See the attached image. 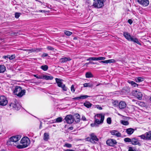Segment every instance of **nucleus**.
Returning a JSON list of instances; mask_svg holds the SVG:
<instances>
[{"label":"nucleus","mask_w":151,"mask_h":151,"mask_svg":"<svg viewBox=\"0 0 151 151\" xmlns=\"http://www.w3.org/2000/svg\"><path fill=\"white\" fill-rule=\"evenodd\" d=\"M121 123L124 125H127L129 124V123L127 121L125 120H121Z\"/></svg>","instance_id":"35"},{"label":"nucleus","mask_w":151,"mask_h":151,"mask_svg":"<svg viewBox=\"0 0 151 151\" xmlns=\"http://www.w3.org/2000/svg\"><path fill=\"white\" fill-rule=\"evenodd\" d=\"M9 55L7 56H4L3 57V58L5 59H6V58H9Z\"/></svg>","instance_id":"60"},{"label":"nucleus","mask_w":151,"mask_h":151,"mask_svg":"<svg viewBox=\"0 0 151 151\" xmlns=\"http://www.w3.org/2000/svg\"><path fill=\"white\" fill-rule=\"evenodd\" d=\"M71 59L68 58H61L60 60V62L61 63H65L67 61H70Z\"/></svg>","instance_id":"20"},{"label":"nucleus","mask_w":151,"mask_h":151,"mask_svg":"<svg viewBox=\"0 0 151 151\" xmlns=\"http://www.w3.org/2000/svg\"><path fill=\"white\" fill-rule=\"evenodd\" d=\"M21 107V106L19 103L16 99H14L13 101L9 103L8 105V109H14L18 110Z\"/></svg>","instance_id":"1"},{"label":"nucleus","mask_w":151,"mask_h":151,"mask_svg":"<svg viewBox=\"0 0 151 151\" xmlns=\"http://www.w3.org/2000/svg\"><path fill=\"white\" fill-rule=\"evenodd\" d=\"M13 93L18 96L22 97L25 94V90L24 89L22 90V88L20 86H16L14 90Z\"/></svg>","instance_id":"3"},{"label":"nucleus","mask_w":151,"mask_h":151,"mask_svg":"<svg viewBox=\"0 0 151 151\" xmlns=\"http://www.w3.org/2000/svg\"><path fill=\"white\" fill-rule=\"evenodd\" d=\"M128 151H134V150L132 147H130L129 148Z\"/></svg>","instance_id":"57"},{"label":"nucleus","mask_w":151,"mask_h":151,"mask_svg":"<svg viewBox=\"0 0 151 151\" xmlns=\"http://www.w3.org/2000/svg\"><path fill=\"white\" fill-rule=\"evenodd\" d=\"M48 55L47 54L45 53H43L42 55V57H47Z\"/></svg>","instance_id":"53"},{"label":"nucleus","mask_w":151,"mask_h":151,"mask_svg":"<svg viewBox=\"0 0 151 151\" xmlns=\"http://www.w3.org/2000/svg\"><path fill=\"white\" fill-rule=\"evenodd\" d=\"M138 137H140L141 139L146 140V135L145 134L139 136Z\"/></svg>","instance_id":"41"},{"label":"nucleus","mask_w":151,"mask_h":151,"mask_svg":"<svg viewBox=\"0 0 151 151\" xmlns=\"http://www.w3.org/2000/svg\"><path fill=\"white\" fill-rule=\"evenodd\" d=\"M96 107L99 110H101L102 109V108L99 105H96Z\"/></svg>","instance_id":"55"},{"label":"nucleus","mask_w":151,"mask_h":151,"mask_svg":"<svg viewBox=\"0 0 151 151\" xmlns=\"http://www.w3.org/2000/svg\"><path fill=\"white\" fill-rule=\"evenodd\" d=\"M94 1L93 6L95 8H100L104 6V3L105 1L106 0H95Z\"/></svg>","instance_id":"5"},{"label":"nucleus","mask_w":151,"mask_h":151,"mask_svg":"<svg viewBox=\"0 0 151 151\" xmlns=\"http://www.w3.org/2000/svg\"><path fill=\"white\" fill-rule=\"evenodd\" d=\"M73 127H70L69 128V129L70 130H72L73 129Z\"/></svg>","instance_id":"64"},{"label":"nucleus","mask_w":151,"mask_h":151,"mask_svg":"<svg viewBox=\"0 0 151 151\" xmlns=\"http://www.w3.org/2000/svg\"><path fill=\"white\" fill-rule=\"evenodd\" d=\"M89 63H90V64H97V63H95L93 62H89Z\"/></svg>","instance_id":"61"},{"label":"nucleus","mask_w":151,"mask_h":151,"mask_svg":"<svg viewBox=\"0 0 151 151\" xmlns=\"http://www.w3.org/2000/svg\"><path fill=\"white\" fill-rule=\"evenodd\" d=\"M71 91L73 93L75 91L74 86L73 85L71 87Z\"/></svg>","instance_id":"47"},{"label":"nucleus","mask_w":151,"mask_h":151,"mask_svg":"<svg viewBox=\"0 0 151 151\" xmlns=\"http://www.w3.org/2000/svg\"><path fill=\"white\" fill-rule=\"evenodd\" d=\"M91 138L88 137L87 138L88 141L89 140L91 142L93 143H95V141H98L99 140L98 139L97 137L93 133H92L90 134Z\"/></svg>","instance_id":"6"},{"label":"nucleus","mask_w":151,"mask_h":151,"mask_svg":"<svg viewBox=\"0 0 151 151\" xmlns=\"http://www.w3.org/2000/svg\"><path fill=\"white\" fill-rule=\"evenodd\" d=\"M39 12H45L46 11L44 10H39Z\"/></svg>","instance_id":"62"},{"label":"nucleus","mask_w":151,"mask_h":151,"mask_svg":"<svg viewBox=\"0 0 151 151\" xmlns=\"http://www.w3.org/2000/svg\"><path fill=\"white\" fill-rule=\"evenodd\" d=\"M128 22L130 24H131L132 23V21L131 19H129L128 21Z\"/></svg>","instance_id":"56"},{"label":"nucleus","mask_w":151,"mask_h":151,"mask_svg":"<svg viewBox=\"0 0 151 151\" xmlns=\"http://www.w3.org/2000/svg\"><path fill=\"white\" fill-rule=\"evenodd\" d=\"M6 70V68L4 65H0V73H3Z\"/></svg>","instance_id":"28"},{"label":"nucleus","mask_w":151,"mask_h":151,"mask_svg":"<svg viewBox=\"0 0 151 151\" xmlns=\"http://www.w3.org/2000/svg\"><path fill=\"white\" fill-rule=\"evenodd\" d=\"M100 63H109L108 60H106L104 61H101L99 62Z\"/></svg>","instance_id":"50"},{"label":"nucleus","mask_w":151,"mask_h":151,"mask_svg":"<svg viewBox=\"0 0 151 151\" xmlns=\"http://www.w3.org/2000/svg\"><path fill=\"white\" fill-rule=\"evenodd\" d=\"M95 120L94 123V124H91V125L92 127L96 126V124H99L103 123V122H101V121L98 118H95Z\"/></svg>","instance_id":"16"},{"label":"nucleus","mask_w":151,"mask_h":151,"mask_svg":"<svg viewBox=\"0 0 151 151\" xmlns=\"http://www.w3.org/2000/svg\"><path fill=\"white\" fill-rule=\"evenodd\" d=\"M86 77L87 78H90L93 77L92 74L90 72H87L86 74Z\"/></svg>","instance_id":"33"},{"label":"nucleus","mask_w":151,"mask_h":151,"mask_svg":"<svg viewBox=\"0 0 151 151\" xmlns=\"http://www.w3.org/2000/svg\"><path fill=\"white\" fill-rule=\"evenodd\" d=\"M62 119H63L61 117H59L54 120V122L59 123L61 122L62 121Z\"/></svg>","instance_id":"32"},{"label":"nucleus","mask_w":151,"mask_h":151,"mask_svg":"<svg viewBox=\"0 0 151 151\" xmlns=\"http://www.w3.org/2000/svg\"><path fill=\"white\" fill-rule=\"evenodd\" d=\"M134 131L135 129L132 128H129L125 129L126 132L129 135L132 134Z\"/></svg>","instance_id":"19"},{"label":"nucleus","mask_w":151,"mask_h":151,"mask_svg":"<svg viewBox=\"0 0 151 151\" xmlns=\"http://www.w3.org/2000/svg\"><path fill=\"white\" fill-rule=\"evenodd\" d=\"M111 134L118 137H121L122 136L121 134L118 131L116 130H114L111 131L110 132Z\"/></svg>","instance_id":"11"},{"label":"nucleus","mask_w":151,"mask_h":151,"mask_svg":"<svg viewBox=\"0 0 151 151\" xmlns=\"http://www.w3.org/2000/svg\"><path fill=\"white\" fill-rule=\"evenodd\" d=\"M83 85L84 87H92L93 86V84L92 83H85L83 84Z\"/></svg>","instance_id":"26"},{"label":"nucleus","mask_w":151,"mask_h":151,"mask_svg":"<svg viewBox=\"0 0 151 151\" xmlns=\"http://www.w3.org/2000/svg\"><path fill=\"white\" fill-rule=\"evenodd\" d=\"M131 143L133 145H137L139 146L141 145V144L139 142V140L135 138H131Z\"/></svg>","instance_id":"10"},{"label":"nucleus","mask_w":151,"mask_h":151,"mask_svg":"<svg viewBox=\"0 0 151 151\" xmlns=\"http://www.w3.org/2000/svg\"><path fill=\"white\" fill-rule=\"evenodd\" d=\"M55 80L58 87H60L63 85V83L61 82V80L56 78Z\"/></svg>","instance_id":"21"},{"label":"nucleus","mask_w":151,"mask_h":151,"mask_svg":"<svg viewBox=\"0 0 151 151\" xmlns=\"http://www.w3.org/2000/svg\"><path fill=\"white\" fill-rule=\"evenodd\" d=\"M62 88L63 90L65 91H66L67 90V88L65 86V84H63V86L61 87H60Z\"/></svg>","instance_id":"43"},{"label":"nucleus","mask_w":151,"mask_h":151,"mask_svg":"<svg viewBox=\"0 0 151 151\" xmlns=\"http://www.w3.org/2000/svg\"><path fill=\"white\" fill-rule=\"evenodd\" d=\"M116 141L114 139H110L107 140L106 141V144L109 146L114 147L117 144Z\"/></svg>","instance_id":"7"},{"label":"nucleus","mask_w":151,"mask_h":151,"mask_svg":"<svg viewBox=\"0 0 151 151\" xmlns=\"http://www.w3.org/2000/svg\"><path fill=\"white\" fill-rule=\"evenodd\" d=\"M131 139L129 138H126L124 139V141L126 142H131Z\"/></svg>","instance_id":"40"},{"label":"nucleus","mask_w":151,"mask_h":151,"mask_svg":"<svg viewBox=\"0 0 151 151\" xmlns=\"http://www.w3.org/2000/svg\"><path fill=\"white\" fill-rule=\"evenodd\" d=\"M64 33L67 36H70L72 34V32L67 30H65L64 31Z\"/></svg>","instance_id":"36"},{"label":"nucleus","mask_w":151,"mask_h":151,"mask_svg":"<svg viewBox=\"0 0 151 151\" xmlns=\"http://www.w3.org/2000/svg\"><path fill=\"white\" fill-rule=\"evenodd\" d=\"M75 116L76 117L75 121L76 122H78L80 121V115L77 114H75Z\"/></svg>","instance_id":"30"},{"label":"nucleus","mask_w":151,"mask_h":151,"mask_svg":"<svg viewBox=\"0 0 151 151\" xmlns=\"http://www.w3.org/2000/svg\"><path fill=\"white\" fill-rule=\"evenodd\" d=\"M134 93L136 97L139 100L142 99V94L141 92L137 91H136Z\"/></svg>","instance_id":"14"},{"label":"nucleus","mask_w":151,"mask_h":151,"mask_svg":"<svg viewBox=\"0 0 151 151\" xmlns=\"http://www.w3.org/2000/svg\"><path fill=\"white\" fill-rule=\"evenodd\" d=\"M90 97V96L87 95H81L80 96V99H84Z\"/></svg>","instance_id":"37"},{"label":"nucleus","mask_w":151,"mask_h":151,"mask_svg":"<svg viewBox=\"0 0 151 151\" xmlns=\"http://www.w3.org/2000/svg\"><path fill=\"white\" fill-rule=\"evenodd\" d=\"M20 13H15V17L16 18H18L20 16Z\"/></svg>","instance_id":"48"},{"label":"nucleus","mask_w":151,"mask_h":151,"mask_svg":"<svg viewBox=\"0 0 151 151\" xmlns=\"http://www.w3.org/2000/svg\"><path fill=\"white\" fill-rule=\"evenodd\" d=\"M95 118L99 119V120L101 121V122H103L104 119V116L101 114H97L95 116Z\"/></svg>","instance_id":"17"},{"label":"nucleus","mask_w":151,"mask_h":151,"mask_svg":"<svg viewBox=\"0 0 151 151\" xmlns=\"http://www.w3.org/2000/svg\"><path fill=\"white\" fill-rule=\"evenodd\" d=\"M97 60H104L105 59V58L104 57H99L96 58Z\"/></svg>","instance_id":"45"},{"label":"nucleus","mask_w":151,"mask_h":151,"mask_svg":"<svg viewBox=\"0 0 151 151\" xmlns=\"http://www.w3.org/2000/svg\"><path fill=\"white\" fill-rule=\"evenodd\" d=\"M64 150V151H74L73 150L69 149Z\"/></svg>","instance_id":"63"},{"label":"nucleus","mask_w":151,"mask_h":151,"mask_svg":"<svg viewBox=\"0 0 151 151\" xmlns=\"http://www.w3.org/2000/svg\"><path fill=\"white\" fill-rule=\"evenodd\" d=\"M111 119L110 117H108L107 119V122L109 124H110L111 123Z\"/></svg>","instance_id":"44"},{"label":"nucleus","mask_w":151,"mask_h":151,"mask_svg":"<svg viewBox=\"0 0 151 151\" xmlns=\"http://www.w3.org/2000/svg\"><path fill=\"white\" fill-rule=\"evenodd\" d=\"M133 102H135V103L137 104H139V101H136L134 99H133L132 100Z\"/></svg>","instance_id":"58"},{"label":"nucleus","mask_w":151,"mask_h":151,"mask_svg":"<svg viewBox=\"0 0 151 151\" xmlns=\"http://www.w3.org/2000/svg\"><path fill=\"white\" fill-rule=\"evenodd\" d=\"M22 145H15L19 149L27 147L29 144L30 140L27 137L23 138L21 140Z\"/></svg>","instance_id":"2"},{"label":"nucleus","mask_w":151,"mask_h":151,"mask_svg":"<svg viewBox=\"0 0 151 151\" xmlns=\"http://www.w3.org/2000/svg\"><path fill=\"white\" fill-rule=\"evenodd\" d=\"M8 103V101L6 97L4 96H1L0 97V105L4 106Z\"/></svg>","instance_id":"8"},{"label":"nucleus","mask_w":151,"mask_h":151,"mask_svg":"<svg viewBox=\"0 0 151 151\" xmlns=\"http://www.w3.org/2000/svg\"><path fill=\"white\" fill-rule=\"evenodd\" d=\"M64 147H65L68 148H70L72 147V145L71 144L66 143H65L63 146Z\"/></svg>","instance_id":"39"},{"label":"nucleus","mask_w":151,"mask_h":151,"mask_svg":"<svg viewBox=\"0 0 151 151\" xmlns=\"http://www.w3.org/2000/svg\"><path fill=\"white\" fill-rule=\"evenodd\" d=\"M43 79H45L47 80H52L53 78V77L52 76H46V75L43 76Z\"/></svg>","instance_id":"29"},{"label":"nucleus","mask_w":151,"mask_h":151,"mask_svg":"<svg viewBox=\"0 0 151 151\" xmlns=\"http://www.w3.org/2000/svg\"><path fill=\"white\" fill-rule=\"evenodd\" d=\"M144 80V78H143L140 77L136 78L135 79V81L137 83L142 82Z\"/></svg>","instance_id":"27"},{"label":"nucleus","mask_w":151,"mask_h":151,"mask_svg":"<svg viewBox=\"0 0 151 151\" xmlns=\"http://www.w3.org/2000/svg\"><path fill=\"white\" fill-rule=\"evenodd\" d=\"M15 58L14 55H12L10 56H9V58L10 60H12Z\"/></svg>","instance_id":"51"},{"label":"nucleus","mask_w":151,"mask_h":151,"mask_svg":"<svg viewBox=\"0 0 151 151\" xmlns=\"http://www.w3.org/2000/svg\"><path fill=\"white\" fill-rule=\"evenodd\" d=\"M128 82L131 84L133 87H138V84L132 81L128 80Z\"/></svg>","instance_id":"24"},{"label":"nucleus","mask_w":151,"mask_h":151,"mask_svg":"<svg viewBox=\"0 0 151 151\" xmlns=\"http://www.w3.org/2000/svg\"><path fill=\"white\" fill-rule=\"evenodd\" d=\"M41 50L42 49H38L36 48L32 49H23V50L24 51H28V54H29L30 53L34 52H37L39 51H41Z\"/></svg>","instance_id":"13"},{"label":"nucleus","mask_w":151,"mask_h":151,"mask_svg":"<svg viewBox=\"0 0 151 151\" xmlns=\"http://www.w3.org/2000/svg\"><path fill=\"white\" fill-rule=\"evenodd\" d=\"M114 106H116L118 105V102L117 101H115L113 102Z\"/></svg>","instance_id":"46"},{"label":"nucleus","mask_w":151,"mask_h":151,"mask_svg":"<svg viewBox=\"0 0 151 151\" xmlns=\"http://www.w3.org/2000/svg\"><path fill=\"white\" fill-rule=\"evenodd\" d=\"M72 99L74 100H77L80 99V96L78 97H77L73 98Z\"/></svg>","instance_id":"54"},{"label":"nucleus","mask_w":151,"mask_h":151,"mask_svg":"<svg viewBox=\"0 0 151 151\" xmlns=\"http://www.w3.org/2000/svg\"><path fill=\"white\" fill-rule=\"evenodd\" d=\"M47 49L48 50H53L54 48L50 46H48L47 47Z\"/></svg>","instance_id":"49"},{"label":"nucleus","mask_w":151,"mask_h":151,"mask_svg":"<svg viewBox=\"0 0 151 151\" xmlns=\"http://www.w3.org/2000/svg\"><path fill=\"white\" fill-rule=\"evenodd\" d=\"M82 120L84 121H85L86 120V118H85V117L84 116H82Z\"/></svg>","instance_id":"59"},{"label":"nucleus","mask_w":151,"mask_h":151,"mask_svg":"<svg viewBox=\"0 0 151 151\" xmlns=\"http://www.w3.org/2000/svg\"><path fill=\"white\" fill-rule=\"evenodd\" d=\"M87 61L91 60H97L96 58V57H90L89 58L87 59Z\"/></svg>","instance_id":"38"},{"label":"nucleus","mask_w":151,"mask_h":151,"mask_svg":"<svg viewBox=\"0 0 151 151\" xmlns=\"http://www.w3.org/2000/svg\"><path fill=\"white\" fill-rule=\"evenodd\" d=\"M130 41H133L134 42L136 43L139 45H141L140 43L139 42L137 39L136 38H134L132 37Z\"/></svg>","instance_id":"31"},{"label":"nucleus","mask_w":151,"mask_h":151,"mask_svg":"<svg viewBox=\"0 0 151 151\" xmlns=\"http://www.w3.org/2000/svg\"><path fill=\"white\" fill-rule=\"evenodd\" d=\"M41 68L44 71H46L48 69V66L46 65H42Z\"/></svg>","instance_id":"34"},{"label":"nucleus","mask_w":151,"mask_h":151,"mask_svg":"<svg viewBox=\"0 0 151 151\" xmlns=\"http://www.w3.org/2000/svg\"><path fill=\"white\" fill-rule=\"evenodd\" d=\"M109 62V63H114L115 62V60L114 59L108 60Z\"/></svg>","instance_id":"52"},{"label":"nucleus","mask_w":151,"mask_h":151,"mask_svg":"<svg viewBox=\"0 0 151 151\" xmlns=\"http://www.w3.org/2000/svg\"><path fill=\"white\" fill-rule=\"evenodd\" d=\"M126 106V104L124 101H121L119 104V107L121 109L125 108Z\"/></svg>","instance_id":"18"},{"label":"nucleus","mask_w":151,"mask_h":151,"mask_svg":"<svg viewBox=\"0 0 151 151\" xmlns=\"http://www.w3.org/2000/svg\"><path fill=\"white\" fill-rule=\"evenodd\" d=\"M83 105L87 108H88L91 106L92 104L90 103L89 101H86L84 103Z\"/></svg>","instance_id":"23"},{"label":"nucleus","mask_w":151,"mask_h":151,"mask_svg":"<svg viewBox=\"0 0 151 151\" xmlns=\"http://www.w3.org/2000/svg\"><path fill=\"white\" fill-rule=\"evenodd\" d=\"M123 35L129 41L131 40V39L132 38L130 34L126 32H124Z\"/></svg>","instance_id":"15"},{"label":"nucleus","mask_w":151,"mask_h":151,"mask_svg":"<svg viewBox=\"0 0 151 151\" xmlns=\"http://www.w3.org/2000/svg\"><path fill=\"white\" fill-rule=\"evenodd\" d=\"M21 136L19 135L13 136L11 137L9 140V141L7 142L8 145H12V143L13 144L15 145H18L17 144V142L20 139Z\"/></svg>","instance_id":"4"},{"label":"nucleus","mask_w":151,"mask_h":151,"mask_svg":"<svg viewBox=\"0 0 151 151\" xmlns=\"http://www.w3.org/2000/svg\"><path fill=\"white\" fill-rule=\"evenodd\" d=\"M34 76L38 79H43V76H38L37 75H34Z\"/></svg>","instance_id":"42"},{"label":"nucleus","mask_w":151,"mask_h":151,"mask_svg":"<svg viewBox=\"0 0 151 151\" xmlns=\"http://www.w3.org/2000/svg\"><path fill=\"white\" fill-rule=\"evenodd\" d=\"M145 134H146V140H151V132H147Z\"/></svg>","instance_id":"22"},{"label":"nucleus","mask_w":151,"mask_h":151,"mask_svg":"<svg viewBox=\"0 0 151 151\" xmlns=\"http://www.w3.org/2000/svg\"><path fill=\"white\" fill-rule=\"evenodd\" d=\"M65 119L67 123L69 124H72L74 120V119L73 116L71 115L66 116Z\"/></svg>","instance_id":"9"},{"label":"nucleus","mask_w":151,"mask_h":151,"mask_svg":"<svg viewBox=\"0 0 151 151\" xmlns=\"http://www.w3.org/2000/svg\"><path fill=\"white\" fill-rule=\"evenodd\" d=\"M138 2L144 6H146L149 4L148 0H137Z\"/></svg>","instance_id":"12"},{"label":"nucleus","mask_w":151,"mask_h":151,"mask_svg":"<svg viewBox=\"0 0 151 151\" xmlns=\"http://www.w3.org/2000/svg\"><path fill=\"white\" fill-rule=\"evenodd\" d=\"M49 139V134L48 133H45L44 134L43 139L46 141H47Z\"/></svg>","instance_id":"25"}]
</instances>
